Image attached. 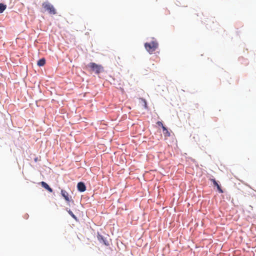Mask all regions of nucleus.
Listing matches in <instances>:
<instances>
[{"label": "nucleus", "instance_id": "obj_1", "mask_svg": "<svg viewBox=\"0 0 256 256\" xmlns=\"http://www.w3.org/2000/svg\"><path fill=\"white\" fill-rule=\"evenodd\" d=\"M158 47V43L154 38L151 42L144 44V48L150 54H153Z\"/></svg>", "mask_w": 256, "mask_h": 256}, {"label": "nucleus", "instance_id": "obj_2", "mask_svg": "<svg viewBox=\"0 0 256 256\" xmlns=\"http://www.w3.org/2000/svg\"><path fill=\"white\" fill-rule=\"evenodd\" d=\"M88 66L90 68L91 70L94 72L96 74H99L104 70L102 65L98 64L94 62L90 63Z\"/></svg>", "mask_w": 256, "mask_h": 256}, {"label": "nucleus", "instance_id": "obj_3", "mask_svg": "<svg viewBox=\"0 0 256 256\" xmlns=\"http://www.w3.org/2000/svg\"><path fill=\"white\" fill-rule=\"evenodd\" d=\"M42 6L44 10L48 12L50 14H56V10L54 6L50 2H44L42 4Z\"/></svg>", "mask_w": 256, "mask_h": 256}, {"label": "nucleus", "instance_id": "obj_4", "mask_svg": "<svg viewBox=\"0 0 256 256\" xmlns=\"http://www.w3.org/2000/svg\"><path fill=\"white\" fill-rule=\"evenodd\" d=\"M97 238L100 243L104 244L105 246H108L110 245L109 242L104 236L98 233Z\"/></svg>", "mask_w": 256, "mask_h": 256}, {"label": "nucleus", "instance_id": "obj_5", "mask_svg": "<svg viewBox=\"0 0 256 256\" xmlns=\"http://www.w3.org/2000/svg\"><path fill=\"white\" fill-rule=\"evenodd\" d=\"M77 188L80 192H84L86 190V187L84 182H80L78 184Z\"/></svg>", "mask_w": 256, "mask_h": 256}, {"label": "nucleus", "instance_id": "obj_6", "mask_svg": "<svg viewBox=\"0 0 256 256\" xmlns=\"http://www.w3.org/2000/svg\"><path fill=\"white\" fill-rule=\"evenodd\" d=\"M61 194H62V196L64 197V200L67 202H70V198H69V195H68V192L66 191L65 190H61Z\"/></svg>", "mask_w": 256, "mask_h": 256}, {"label": "nucleus", "instance_id": "obj_7", "mask_svg": "<svg viewBox=\"0 0 256 256\" xmlns=\"http://www.w3.org/2000/svg\"><path fill=\"white\" fill-rule=\"evenodd\" d=\"M210 180L213 182V184L214 186H216L217 188V189L220 193H223V190L222 189L220 186L218 184V183L216 182V181L215 180V179H211Z\"/></svg>", "mask_w": 256, "mask_h": 256}, {"label": "nucleus", "instance_id": "obj_8", "mask_svg": "<svg viewBox=\"0 0 256 256\" xmlns=\"http://www.w3.org/2000/svg\"><path fill=\"white\" fill-rule=\"evenodd\" d=\"M40 184L42 186L47 190L49 192H52V190L51 188L50 187V186L44 182H40Z\"/></svg>", "mask_w": 256, "mask_h": 256}, {"label": "nucleus", "instance_id": "obj_9", "mask_svg": "<svg viewBox=\"0 0 256 256\" xmlns=\"http://www.w3.org/2000/svg\"><path fill=\"white\" fill-rule=\"evenodd\" d=\"M162 132L166 138L169 137L170 136V132L164 126H162Z\"/></svg>", "mask_w": 256, "mask_h": 256}, {"label": "nucleus", "instance_id": "obj_10", "mask_svg": "<svg viewBox=\"0 0 256 256\" xmlns=\"http://www.w3.org/2000/svg\"><path fill=\"white\" fill-rule=\"evenodd\" d=\"M46 64V60L44 58H41L38 60V65L39 66H44Z\"/></svg>", "mask_w": 256, "mask_h": 256}, {"label": "nucleus", "instance_id": "obj_11", "mask_svg": "<svg viewBox=\"0 0 256 256\" xmlns=\"http://www.w3.org/2000/svg\"><path fill=\"white\" fill-rule=\"evenodd\" d=\"M139 100H140V102L144 106V108H147L148 106H147L146 101V100L142 98H140Z\"/></svg>", "mask_w": 256, "mask_h": 256}, {"label": "nucleus", "instance_id": "obj_12", "mask_svg": "<svg viewBox=\"0 0 256 256\" xmlns=\"http://www.w3.org/2000/svg\"><path fill=\"white\" fill-rule=\"evenodd\" d=\"M6 5L3 4H0V13L3 12L6 9Z\"/></svg>", "mask_w": 256, "mask_h": 256}, {"label": "nucleus", "instance_id": "obj_13", "mask_svg": "<svg viewBox=\"0 0 256 256\" xmlns=\"http://www.w3.org/2000/svg\"><path fill=\"white\" fill-rule=\"evenodd\" d=\"M68 212L74 219L76 220V216L73 214V212L70 210H68Z\"/></svg>", "mask_w": 256, "mask_h": 256}, {"label": "nucleus", "instance_id": "obj_14", "mask_svg": "<svg viewBox=\"0 0 256 256\" xmlns=\"http://www.w3.org/2000/svg\"><path fill=\"white\" fill-rule=\"evenodd\" d=\"M156 124H158V126H162H162H164L163 125V124H162V122H161L158 121V122H156Z\"/></svg>", "mask_w": 256, "mask_h": 256}]
</instances>
